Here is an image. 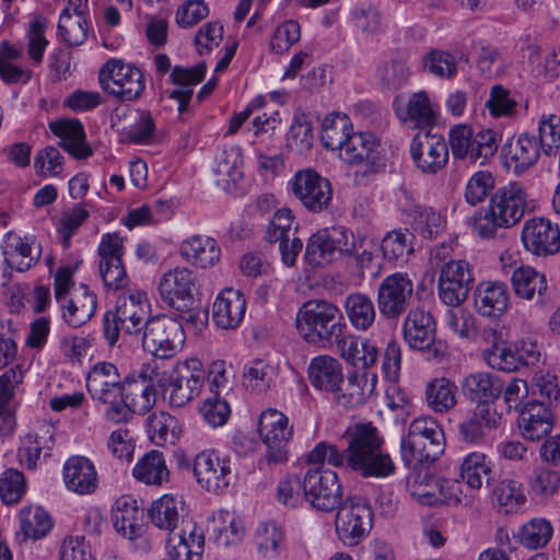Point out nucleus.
<instances>
[{
  "label": "nucleus",
  "mask_w": 560,
  "mask_h": 560,
  "mask_svg": "<svg viewBox=\"0 0 560 560\" xmlns=\"http://www.w3.org/2000/svg\"><path fill=\"white\" fill-rule=\"evenodd\" d=\"M346 447L340 451L327 442L317 443L306 455L308 467L303 476L306 501L317 511L332 512L342 501V486L336 471L325 468L346 467L363 478H386L395 464L384 450V439L372 423H354L342 434Z\"/></svg>",
  "instance_id": "f257e3e1"
},
{
  "label": "nucleus",
  "mask_w": 560,
  "mask_h": 560,
  "mask_svg": "<svg viewBox=\"0 0 560 560\" xmlns=\"http://www.w3.org/2000/svg\"><path fill=\"white\" fill-rule=\"evenodd\" d=\"M529 209L526 187L520 182H510L490 196L487 207L474 213L472 231L482 240L497 238L501 231L518 224Z\"/></svg>",
  "instance_id": "f03ea898"
},
{
  "label": "nucleus",
  "mask_w": 560,
  "mask_h": 560,
  "mask_svg": "<svg viewBox=\"0 0 560 560\" xmlns=\"http://www.w3.org/2000/svg\"><path fill=\"white\" fill-rule=\"evenodd\" d=\"M141 376L168 393L174 407H183L198 396L205 382L202 363L197 358L172 365L151 360L142 365Z\"/></svg>",
  "instance_id": "7ed1b4c3"
},
{
  "label": "nucleus",
  "mask_w": 560,
  "mask_h": 560,
  "mask_svg": "<svg viewBox=\"0 0 560 560\" xmlns=\"http://www.w3.org/2000/svg\"><path fill=\"white\" fill-rule=\"evenodd\" d=\"M299 335L314 346L325 347L347 330L339 307L323 299L304 302L295 318Z\"/></svg>",
  "instance_id": "20e7f679"
},
{
  "label": "nucleus",
  "mask_w": 560,
  "mask_h": 560,
  "mask_svg": "<svg viewBox=\"0 0 560 560\" xmlns=\"http://www.w3.org/2000/svg\"><path fill=\"white\" fill-rule=\"evenodd\" d=\"M257 432L266 446L258 459V469L272 471L275 467L285 465L290 457L288 445L294 433L290 419L276 408H267L258 417Z\"/></svg>",
  "instance_id": "39448f33"
},
{
  "label": "nucleus",
  "mask_w": 560,
  "mask_h": 560,
  "mask_svg": "<svg viewBox=\"0 0 560 560\" xmlns=\"http://www.w3.org/2000/svg\"><path fill=\"white\" fill-rule=\"evenodd\" d=\"M149 315L150 303L145 292L132 289L119 294L115 311L107 313L103 319L106 340L113 346L118 340L120 331L127 335L141 332L151 319Z\"/></svg>",
  "instance_id": "423d86ee"
},
{
  "label": "nucleus",
  "mask_w": 560,
  "mask_h": 560,
  "mask_svg": "<svg viewBox=\"0 0 560 560\" xmlns=\"http://www.w3.org/2000/svg\"><path fill=\"white\" fill-rule=\"evenodd\" d=\"M444 451V433L432 417L415 419L400 441L401 458L407 466L433 463Z\"/></svg>",
  "instance_id": "0eeeda50"
},
{
  "label": "nucleus",
  "mask_w": 560,
  "mask_h": 560,
  "mask_svg": "<svg viewBox=\"0 0 560 560\" xmlns=\"http://www.w3.org/2000/svg\"><path fill=\"white\" fill-rule=\"evenodd\" d=\"M380 141L371 132H352L339 151L342 162L353 165L357 185L369 184L381 168Z\"/></svg>",
  "instance_id": "6e6552de"
},
{
  "label": "nucleus",
  "mask_w": 560,
  "mask_h": 560,
  "mask_svg": "<svg viewBox=\"0 0 560 560\" xmlns=\"http://www.w3.org/2000/svg\"><path fill=\"white\" fill-rule=\"evenodd\" d=\"M373 526V512L365 499L347 498L338 508L335 517V532L345 546H357Z\"/></svg>",
  "instance_id": "1a4fd4ad"
},
{
  "label": "nucleus",
  "mask_w": 560,
  "mask_h": 560,
  "mask_svg": "<svg viewBox=\"0 0 560 560\" xmlns=\"http://www.w3.org/2000/svg\"><path fill=\"white\" fill-rule=\"evenodd\" d=\"M353 248V233L342 226H334L311 236L304 257L308 265L319 267L351 254Z\"/></svg>",
  "instance_id": "9d476101"
},
{
  "label": "nucleus",
  "mask_w": 560,
  "mask_h": 560,
  "mask_svg": "<svg viewBox=\"0 0 560 560\" xmlns=\"http://www.w3.org/2000/svg\"><path fill=\"white\" fill-rule=\"evenodd\" d=\"M184 342L183 324L168 316L152 317L143 329V349L159 359L174 357Z\"/></svg>",
  "instance_id": "9b49d317"
},
{
  "label": "nucleus",
  "mask_w": 560,
  "mask_h": 560,
  "mask_svg": "<svg viewBox=\"0 0 560 560\" xmlns=\"http://www.w3.org/2000/svg\"><path fill=\"white\" fill-rule=\"evenodd\" d=\"M98 80L104 92L120 101H135L144 90L140 69L118 59H110L101 68Z\"/></svg>",
  "instance_id": "f8f14e48"
},
{
  "label": "nucleus",
  "mask_w": 560,
  "mask_h": 560,
  "mask_svg": "<svg viewBox=\"0 0 560 560\" xmlns=\"http://www.w3.org/2000/svg\"><path fill=\"white\" fill-rule=\"evenodd\" d=\"M158 292L168 307L175 311H188L191 304L197 302V276L188 267L177 266L161 276Z\"/></svg>",
  "instance_id": "ddd939ff"
},
{
  "label": "nucleus",
  "mask_w": 560,
  "mask_h": 560,
  "mask_svg": "<svg viewBox=\"0 0 560 560\" xmlns=\"http://www.w3.org/2000/svg\"><path fill=\"white\" fill-rule=\"evenodd\" d=\"M197 482L208 492L223 493L237 480V469L230 458H220L214 452H200L194 460Z\"/></svg>",
  "instance_id": "4468645a"
},
{
  "label": "nucleus",
  "mask_w": 560,
  "mask_h": 560,
  "mask_svg": "<svg viewBox=\"0 0 560 560\" xmlns=\"http://www.w3.org/2000/svg\"><path fill=\"white\" fill-rule=\"evenodd\" d=\"M413 294V282L407 273L395 272L378 285L376 303L386 319H398L408 308Z\"/></svg>",
  "instance_id": "2eb2a0df"
},
{
  "label": "nucleus",
  "mask_w": 560,
  "mask_h": 560,
  "mask_svg": "<svg viewBox=\"0 0 560 560\" xmlns=\"http://www.w3.org/2000/svg\"><path fill=\"white\" fill-rule=\"evenodd\" d=\"M483 358L493 369L514 372L523 365L537 363L540 358V349L537 341L528 337L513 345H494L483 351Z\"/></svg>",
  "instance_id": "dca6fc26"
},
{
  "label": "nucleus",
  "mask_w": 560,
  "mask_h": 560,
  "mask_svg": "<svg viewBox=\"0 0 560 560\" xmlns=\"http://www.w3.org/2000/svg\"><path fill=\"white\" fill-rule=\"evenodd\" d=\"M97 254L98 271L105 288L115 291L126 288L129 278L122 262V238L117 233L104 234L98 244Z\"/></svg>",
  "instance_id": "f3484780"
},
{
  "label": "nucleus",
  "mask_w": 560,
  "mask_h": 560,
  "mask_svg": "<svg viewBox=\"0 0 560 560\" xmlns=\"http://www.w3.org/2000/svg\"><path fill=\"white\" fill-rule=\"evenodd\" d=\"M290 185L294 197L312 212H320L331 202L330 182L312 168L296 172Z\"/></svg>",
  "instance_id": "a211bd4d"
},
{
  "label": "nucleus",
  "mask_w": 560,
  "mask_h": 560,
  "mask_svg": "<svg viewBox=\"0 0 560 560\" xmlns=\"http://www.w3.org/2000/svg\"><path fill=\"white\" fill-rule=\"evenodd\" d=\"M411 159L422 173L436 174L448 161V144L439 132H418L410 142Z\"/></svg>",
  "instance_id": "6ab92c4d"
},
{
  "label": "nucleus",
  "mask_w": 560,
  "mask_h": 560,
  "mask_svg": "<svg viewBox=\"0 0 560 560\" xmlns=\"http://www.w3.org/2000/svg\"><path fill=\"white\" fill-rule=\"evenodd\" d=\"M474 278L469 264L457 259L445 262L439 272L438 294L448 306L460 305L468 296Z\"/></svg>",
  "instance_id": "aec40b11"
},
{
  "label": "nucleus",
  "mask_w": 560,
  "mask_h": 560,
  "mask_svg": "<svg viewBox=\"0 0 560 560\" xmlns=\"http://www.w3.org/2000/svg\"><path fill=\"white\" fill-rule=\"evenodd\" d=\"M521 241L524 248L535 256L555 255L560 249V230L548 219L532 218L523 224Z\"/></svg>",
  "instance_id": "412c9836"
},
{
  "label": "nucleus",
  "mask_w": 560,
  "mask_h": 560,
  "mask_svg": "<svg viewBox=\"0 0 560 560\" xmlns=\"http://www.w3.org/2000/svg\"><path fill=\"white\" fill-rule=\"evenodd\" d=\"M502 415L488 404L476 405L458 423L459 439L469 445H482L488 434L500 428Z\"/></svg>",
  "instance_id": "4be33fe9"
},
{
  "label": "nucleus",
  "mask_w": 560,
  "mask_h": 560,
  "mask_svg": "<svg viewBox=\"0 0 560 560\" xmlns=\"http://www.w3.org/2000/svg\"><path fill=\"white\" fill-rule=\"evenodd\" d=\"M1 249L10 272L30 270L42 256V246L33 235L22 236L9 232L5 234Z\"/></svg>",
  "instance_id": "5701e85b"
},
{
  "label": "nucleus",
  "mask_w": 560,
  "mask_h": 560,
  "mask_svg": "<svg viewBox=\"0 0 560 560\" xmlns=\"http://www.w3.org/2000/svg\"><path fill=\"white\" fill-rule=\"evenodd\" d=\"M125 382L118 369L110 362H98L93 365L86 377V388L93 399L112 404L124 393Z\"/></svg>",
  "instance_id": "b1692460"
},
{
  "label": "nucleus",
  "mask_w": 560,
  "mask_h": 560,
  "mask_svg": "<svg viewBox=\"0 0 560 560\" xmlns=\"http://www.w3.org/2000/svg\"><path fill=\"white\" fill-rule=\"evenodd\" d=\"M180 529L175 530L167 539V557L172 560H201L205 551L203 530L191 518H186L180 524Z\"/></svg>",
  "instance_id": "393cba45"
},
{
  "label": "nucleus",
  "mask_w": 560,
  "mask_h": 560,
  "mask_svg": "<svg viewBox=\"0 0 560 560\" xmlns=\"http://www.w3.org/2000/svg\"><path fill=\"white\" fill-rule=\"evenodd\" d=\"M511 294L506 283L502 281H482L474 292V304L482 317L497 319L509 310Z\"/></svg>",
  "instance_id": "a878e982"
},
{
  "label": "nucleus",
  "mask_w": 560,
  "mask_h": 560,
  "mask_svg": "<svg viewBox=\"0 0 560 560\" xmlns=\"http://www.w3.org/2000/svg\"><path fill=\"white\" fill-rule=\"evenodd\" d=\"M66 488L79 495L93 494L98 488V474L93 462L80 455L69 457L62 467Z\"/></svg>",
  "instance_id": "bb28decb"
},
{
  "label": "nucleus",
  "mask_w": 560,
  "mask_h": 560,
  "mask_svg": "<svg viewBox=\"0 0 560 560\" xmlns=\"http://www.w3.org/2000/svg\"><path fill=\"white\" fill-rule=\"evenodd\" d=\"M435 322L429 312L420 308L409 311L402 324V336L411 349L429 350L435 341Z\"/></svg>",
  "instance_id": "cd10ccee"
},
{
  "label": "nucleus",
  "mask_w": 560,
  "mask_h": 560,
  "mask_svg": "<svg viewBox=\"0 0 560 560\" xmlns=\"http://www.w3.org/2000/svg\"><path fill=\"white\" fill-rule=\"evenodd\" d=\"M50 131L60 139L59 147L74 159L92 155L93 150L86 142L84 127L79 119L63 118L49 122Z\"/></svg>",
  "instance_id": "c85d7f7f"
},
{
  "label": "nucleus",
  "mask_w": 560,
  "mask_h": 560,
  "mask_svg": "<svg viewBox=\"0 0 560 560\" xmlns=\"http://www.w3.org/2000/svg\"><path fill=\"white\" fill-rule=\"evenodd\" d=\"M245 314V296L240 289L225 288L212 306V319L222 329H234Z\"/></svg>",
  "instance_id": "c756f323"
},
{
  "label": "nucleus",
  "mask_w": 560,
  "mask_h": 560,
  "mask_svg": "<svg viewBox=\"0 0 560 560\" xmlns=\"http://www.w3.org/2000/svg\"><path fill=\"white\" fill-rule=\"evenodd\" d=\"M308 380L315 389L335 397L343 384L342 366L330 355H317L310 362Z\"/></svg>",
  "instance_id": "7c9ffc66"
},
{
  "label": "nucleus",
  "mask_w": 560,
  "mask_h": 560,
  "mask_svg": "<svg viewBox=\"0 0 560 560\" xmlns=\"http://www.w3.org/2000/svg\"><path fill=\"white\" fill-rule=\"evenodd\" d=\"M518 428L526 440L539 441L547 436L552 429L551 411L544 401L528 400L518 415Z\"/></svg>",
  "instance_id": "2f4dec72"
},
{
  "label": "nucleus",
  "mask_w": 560,
  "mask_h": 560,
  "mask_svg": "<svg viewBox=\"0 0 560 560\" xmlns=\"http://www.w3.org/2000/svg\"><path fill=\"white\" fill-rule=\"evenodd\" d=\"M58 304L65 323L78 328L86 324L95 314L97 298L86 284L81 283L79 291L72 298H67Z\"/></svg>",
  "instance_id": "473e14b6"
},
{
  "label": "nucleus",
  "mask_w": 560,
  "mask_h": 560,
  "mask_svg": "<svg viewBox=\"0 0 560 560\" xmlns=\"http://www.w3.org/2000/svg\"><path fill=\"white\" fill-rule=\"evenodd\" d=\"M179 254L188 264L207 269L220 260L221 248L213 237L196 234L182 242Z\"/></svg>",
  "instance_id": "72a5a7b5"
},
{
  "label": "nucleus",
  "mask_w": 560,
  "mask_h": 560,
  "mask_svg": "<svg viewBox=\"0 0 560 560\" xmlns=\"http://www.w3.org/2000/svg\"><path fill=\"white\" fill-rule=\"evenodd\" d=\"M332 342L337 345L340 357L353 366L369 369L377 361V347L366 338L360 339L343 331Z\"/></svg>",
  "instance_id": "f704fd0d"
},
{
  "label": "nucleus",
  "mask_w": 560,
  "mask_h": 560,
  "mask_svg": "<svg viewBox=\"0 0 560 560\" xmlns=\"http://www.w3.org/2000/svg\"><path fill=\"white\" fill-rule=\"evenodd\" d=\"M396 114L404 124L419 129L433 126L436 119V112L423 91L411 94L405 103H397Z\"/></svg>",
  "instance_id": "c9c22d12"
},
{
  "label": "nucleus",
  "mask_w": 560,
  "mask_h": 560,
  "mask_svg": "<svg viewBox=\"0 0 560 560\" xmlns=\"http://www.w3.org/2000/svg\"><path fill=\"white\" fill-rule=\"evenodd\" d=\"M377 376L371 372H353L347 376L346 387L338 389L335 401L346 408H355L363 405L373 394Z\"/></svg>",
  "instance_id": "e433bc0d"
},
{
  "label": "nucleus",
  "mask_w": 560,
  "mask_h": 560,
  "mask_svg": "<svg viewBox=\"0 0 560 560\" xmlns=\"http://www.w3.org/2000/svg\"><path fill=\"white\" fill-rule=\"evenodd\" d=\"M504 151L506 165L516 175H521L537 163L542 150L534 135L524 132L514 142L506 145Z\"/></svg>",
  "instance_id": "4c0bfd02"
},
{
  "label": "nucleus",
  "mask_w": 560,
  "mask_h": 560,
  "mask_svg": "<svg viewBox=\"0 0 560 560\" xmlns=\"http://www.w3.org/2000/svg\"><path fill=\"white\" fill-rule=\"evenodd\" d=\"M184 515V500L172 494H163L161 498L153 501L149 509V517L152 524L159 529L167 532L170 535L186 520Z\"/></svg>",
  "instance_id": "58836bf2"
},
{
  "label": "nucleus",
  "mask_w": 560,
  "mask_h": 560,
  "mask_svg": "<svg viewBox=\"0 0 560 560\" xmlns=\"http://www.w3.org/2000/svg\"><path fill=\"white\" fill-rule=\"evenodd\" d=\"M463 395L476 405L488 404L498 399L502 392L500 378L488 372L467 375L462 382Z\"/></svg>",
  "instance_id": "ea45409f"
},
{
  "label": "nucleus",
  "mask_w": 560,
  "mask_h": 560,
  "mask_svg": "<svg viewBox=\"0 0 560 560\" xmlns=\"http://www.w3.org/2000/svg\"><path fill=\"white\" fill-rule=\"evenodd\" d=\"M112 521L116 532L130 540L143 534L142 511L137 501L129 497L117 500Z\"/></svg>",
  "instance_id": "a19ab883"
},
{
  "label": "nucleus",
  "mask_w": 560,
  "mask_h": 560,
  "mask_svg": "<svg viewBox=\"0 0 560 560\" xmlns=\"http://www.w3.org/2000/svg\"><path fill=\"white\" fill-rule=\"evenodd\" d=\"M206 65L200 62L194 67H174L171 73L172 82L178 85L170 93V97L178 103V112L184 113L192 96V86L205 77Z\"/></svg>",
  "instance_id": "79ce46f5"
},
{
  "label": "nucleus",
  "mask_w": 560,
  "mask_h": 560,
  "mask_svg": "<svg viewBox=\"0 0 560 560\" xmlns=\"http://www.w3.org/2000/svg\"><path fill=\"white\" fill-rule=\"evenodd\" d=\"M459 476L469 489L479 490L483 482L490 483L493 477V463L485 453L471 452L463 458Z\"/></svg>",
  "instance_id": "37998d69"
},
{
  "label": "nucleus",
  "mask_w": 560,
  "mask_h": 560,
  "mask_svg": "<svg viewBox=\"0 0 560 560\" xmlns=\"http://www.w3.org/2000/svg\"><path fill=\"white\" fill-rule=\"evenodd\" d=\"M412 240L408 230L387 232L380 244L383 260L392 266L405 265L413 253Z\"/></svg>",
  "instance_id": "c03bdc74"
},
{
  "label": "nucleus",
  "mask_w": 560,
  "mask_h": 560,
  "mask_svg": "<svg viewBox=\"0 0 560 560\" xmlns=\"http://www.w3.org/2000/svg\"><path fill=\"white\" fill-rule=\"evenodd\" d=\"M133 477L148 486L161 487L168 482L170 470L163 453L150 451L143 455L132 469Z\"/></svg>",
  "instance_id": "a18cd8bd"
},
{
  "label": "nucleus",
  "mask_w": 560,
  "mask_h": 560,
  "mask_svg": "<svg viewBox=\"0 0 560 560\" xmlns=\"http://www.w3.org/2000/svg\"><path fill=\"white\" fill-rule=\"evenodd\" d=\"M343 307L354 329L366 331L373 326L376 310L369 295L361 292L351 293L345 298Z\"/></svg>",
  "instance_id": "49530a36"
},
{
  "label": "nucleus",
  "mask_w": 560,
  "mask_h": 560,
  "mask_svg": "<svg viewBox=\"0 0 560 560\" xmlns=\"http://www.w3.org/2000/svg\"><path fill=\"white\" fill-rule=\"evenodd\" d=\"M511 284L515 295L526 301L533 300L535 293L542 296L547 290L545 275L525 265L517 266L513 269Z\"/></svg>",
  "instance_id": "de8ad7c7"
},
{
  "label": "nucleus",
  "mask_w": 560,
  "mask_h": 560,
  "mask_svg": "<svg viewBox=\"0 0 560 560\" xmlns=\"http://www.w3.org/2000/svg\"><path fill=\"white\" fill-rule=\"evenodd\" d=\"M428 407L436 413H446L457 405V386L446 377H436L425 386Z\"/></svg>",
  "instance_id": "09e8293b"
},
{
  "label": "nucleus",
  "mask_w": 560,
  "mask_h": 560,
  "mask_svg": "<svg viewBox=\"0 0 560 560\" xmlns=\"http://www.w3.org/2000/svg\"><path fill=\"white\" fill-rule=\"evenodd\" d=\"M23 50L9 42L0 44V78L8 84H26L32 78V70L14 63L22 58Z\"/></svg>",
  "instance_id": "8fccbe9b"
},
{
  "label": "nucleus",
  "mask_w": 560,
  "mask_h": 560,
  "mask_svg": "<svg viewBox=\"0 0 560 560\" xmlns=\"http://www.w3.org/2000/svg\"><path fill=\"white\" fill-rule=\"evenodd\" d=\"M493 502L505 514L520 512L526 504V495L522 482L505 478L492 490Z\"/></svg>",
  "instance_id": "3c124183"
},
{
  "label": "nucleus",
  "mask_w": 560,
  "mask_h": 560,
  "mask_svg": "<svg viewBox=\"0 0 560 560\" xmlns=\"http://www.w3.org/2000/svg\"><path fill=\"white\" fill-rule=\"evenodd\" d=\"M215 172L222 176L228 189L236 191L244 178V156L241 145L228 147L218 162Z\"/></svg>",
  "instance_id": "603ef678"
},
{
  "label": "nucleus",
  "mask_w": 560,
  "mask_h": 560,
  "mask_svg": "<svg viewBox=\"0 0 560 560\" xmlns=\"http://www.w3.org/2000/svg\"><path fill=\"white\" fill-rule=\"evenodd\" d=\"M147 425L151 442L159 446L175 444L182 433L178 419L164 411L153 412Z\"/></svg>",
  "instance_id": "864d4df0"
},
{
  "label": "nucleus",
  "mask_w": 560,
  "mask_h": 560,
  "mask_svg": "<svg viewBox=\"0 0 560 560\" xmlns=\"http://www.w3.org/2000/svg\"><path fill=\"white\" fill-rule=\"evenodd\" d=\"M352 125L345 114L327 115L322 124L323 145L331 151H340L352 133Z\"/></svg>",
  "instance_id": "5fc2aeb1"
},
{
  "label": "nucleus",
  "mask_w": 560,
  "mask_h": 560,
  "mask_svg": "<svg viewBox=\"0 0 560 560\" xmlns=\"http://www.w3.org/2000/svg\"><path fill=\"white\" fill-rule=\"evenodd\" d=\"M154 119L149 112L133 110L127 116V122L120 133L129 142L135 144L151 143L154 138Z\"/></svg>",
  "instance_id": "6e6d98bb"
},
{
  "label": "nucleus",
  "mask_w": 560,
  "mask_h": 560,
  "mask_svg": "<svg viewBox=\"0 0 560 560\" xmlns=\"http://www.w3.org/2000/svg\"><path fill=\"white\" fill-rule=\"evenodd\" d=\"M284 542V532L276 522L269 521L258 525L253 535V544L264 558H276Z\"/></svg>",
  "instance_id": "4d7b16f0"
},
{
  "label": "nucleus",
  "mask_w": 560,
  "mask_h": 560,
  "mask_svg": "<svg viewBox=\"0 0 560 560\" xmlns=\"http://www.w3.org/2000/svg\"><path fill=\"white\" fill-rule=\"evenodd\" d=\"M211 527L214 539L220 546H231L242 542L244 536V523L241 517H234L228 511H220L212 517Z\"/></svg>",
  "instance_id": "13d9d810"
},
{
  "label": "nucleus",
  "mask_w": 560,
  "mask_h": 560,
  "mask_svg": "<svg viewBox=\"0 0 560 560\" xmlns=\"http://www.w3.org/2000/svg\"><path fill=\"white\" fill-rule=\"evenodd\" d=\"M142 381H125L124 393L119 399H124L133 413L143 415L153 407L155 402V390L153 383L147 384L148 378Z\"/></svg>",
  "instance_id": "bf43d9fd"
},
{
  "label": "nucleus",
  "mask_w": 560,
  "mask_h": 560,
  "mask_svg": "<svg viewBox=\"0 0 560 560\" xmlns=\"http://www.w3.org/2000/svg\"><path fill=\"white\" fill-rule=\"evenodd\" d=\"M20 527L25 538L37 540L52 527L49 514L40 506H26L20 512Z\"/></svg>",
  "instance_id": "052dcab7"
},
{
  "label": "nucleus",
  "mask_w": 560,
  "mask_h": 560,
  "mask_svg": "<svg viewBox=\"0 0 560 560\" xmlns=\"http://www.w3.org/2000/svg\"><path fill=\"white\" fill-rule=\"evenodd\" d=\"M528 487L532 494L540 500H547L560 489V472L549 466H539L532 472Z\"/></svg>",
  "instance_id": "680f3d73"
},
{
  "label": "nucleus",
  "mask_w": 560,
  "mask_h": 560,
  "mask_svg": "<svg viewBox=\"0 0 560 560\" xmlns=\"http://www.w3.org/2000/svg\"><path fill=\"white\" fill-rule=\"evenodd\" d=\"M58 32L67 45H82L88 38V25L83 13L72 14L69 8L63 9L59 18Z\"/></svg>",
  "instance_id": "e2e57ef3"
},
{
  "label": "nucleus",
  "mask_w": 560,
  "mask_h": 560,
  "mask_svg": "<svg viewBox=\"0 0 560 560\" xmlns=\"http://www.w3.org/2000/svg\"><path fill=\"white\" fill-rule=\"evenodd\" d=\"M552 528L544 518H535L524 524L517 532L518 541L528 549L544 547L551 538Z\"/></svg>",
  "instance_id": "0e129e2a"
},
{
  "label": "nucleus",
  "mask_w": 560,
  "mask_h": 560,
  "mask_svg": "<svg viewBox=\"0 0 560 560\" xmlns=\"http://www.w3.org/2000/svg\"><path fill=\"white\" fill-rule=\"evenodd\" d=\"M537 132L542 152L548 156L556 154L560 149V117L544 115L539 119Z\"/></svg>",
  "instance_id": "69168bd1"
},
{
  "label": "nucleus",
  "mask_w": 560,
  "mask_h": 560,
  "mask_svg": "<svg viewBox=\"0 0 560 560\" xmlns=\"http://www.w3.org/2000/svg\"><path fill=\"white\" fill-rule=\"evenodd\" d=\"M494 187V178L487 171H478L472 174L465 185L464 198L470 206H477L485 201Z\"/></svg>",
  "instance_id": "338daca9"
},
{
  "label": "nucleus",
  "mask_w": 560,
  "mask_h": 560,
  "mask_svg": "<svg viewBox=\"0 0 560 560\" xmlns=\"http://www.w3.org/2000/svg\"><path fill=\"white\" fill-rule=\"evenodd\" d=\"M277 499L281 504L288 508H296L300 505L306 500L303 479L293 474L285 475L278 483Z\"/></svg>",
  "instance_id": "774afa93"
}]
</instances>
